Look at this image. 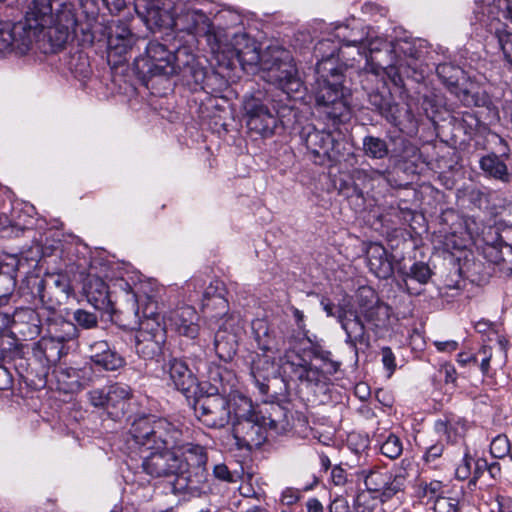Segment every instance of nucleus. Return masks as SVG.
Instances as JSON below:
<instances>
[{
	"mask_svg": "<svg viewBox=\"0 0 512 512\" xmlns=\"http://www.w3.org/2000/svg\"><path fill=\"white\" fill-rule=\"evenodd\" d=\"M272 369L273 364L269 359L257 355L252 360L250 377L262 396L273 399L276 398L277 392L270 393L271 380L269 379V374Z\"/></svg>",
	"mask_w": 512,
	"mask_h": 512,
	"instance_id": "28",
	"label": "nucleus"
},
{
	"mask_svg": "<svg viewBox=\"0 0 512 512\" xmlns=\"http://www.w3.org/2000/svg\"><path fill=\"white\" fill-rule=\"evenodd\" d=\"M433 275V271L427 263L415 262L407 271L402 272V281L405 290L411 295H419L421 291L411 287V282L426 285Z\"/></svg>",
	"mask_w": 512,
	"mask_h": 512,
	"instance_id": "32",
	"label": "nucleus"
},
{
	"mask_svg": "<svg viewBox=\"0 0 512 512\" xmlns=\"http://www.w3.org/2000/svg\"><path fill=\"white\" fill-rule=\"evenodd\" d=\"M370 271L380 279H388L393 275V262L391 256L383 245L371 244L366 252Z\"/></svg>",
	"mask_w": 512,
	"mask_h": 512,
	"instance_id": "26",
	"label": "nucleus"
},
{
	"mask_svg": "<svg viewBox=\"0 0 512 512\" xmlns=\"http://www.w3.org/2000/svg\"><path fill=\"white\" fill-rule=\"evenodd\" d=\"M126 296V306L123 311H120V314L124 316L123 320H127L124 325L130 329H138V332H146L151 336L161 333L163 337H166L165 325H161L159 315L155 311L156 303L150 300L140 316L137 295L132 292L127 293Z\"/></svg>",
	"mask_w": 512,
	"mask_h": 512,
	"instance_id": "8",
	"label": "nucleus"
},
{
	"mask_svg": "<svg viewBox=\"0 0 512 512\" xmlns=\"http://www.w3.org/2000/svg\"><path fill=\"white\" fill-rule=\"evenodd\" d=\"M253 331L259 349L264 352L273 351L276 349V347L273 345V340L268 333L267 324L264 321H257L253 323Z\"/></svg>",
	"mask_w": 512,
	"mask_h": 512,
	"instance_id": "49",
	"label": "nucleus"
},
{
	"mask_svg": "<svg viewBox=\"0 0 512 512\" xmlns=\"http://www.w3.org/2000/svg\"><path fill=\"white\" fill-rule=\"evenodd\" d=\"M476 356L477 364L479 363L482 373L488 374L492 358V348L489 346H482L478 352H476Z\"/></svg>",
	"mask_w": 512,
	"mask_h": 512,
	"instance_id": "62",
	"label": "nucleus"
},
{
	"mask_svg": "<svg viewBox=\"0 0 512 512\" xmlns=\"http://www.w3.org/2000/svg\"><path fill=\"white\" fill-rule=\"evenodd\" d=\"M64 345L53 339L48 334L33 344L32 352L34 357L47 365L56 364L63 355Z\"/></svg>",
	"mask_w": 512,
	"mask_h": 512,
	"instance_id": "30",
	"label": "nucleus"
},
{
	"mask_svg": "<svg viewBox=\"0 0 512 512\" xmlns=\"http://www.w3.org/2000/svg\"><path fill=\"white\" fill-rule=\"evenodd\" d=\"M233 407L232 433L240 450L252 451L260 448L267 440L266 417L255 408L250 398L234 394L231 399Z\"/></svg>",
	"mask_w": 512,
	"mask_h": 512,
	"instance_id": "5",
	"label": "nucleus"
},
{
	"mask_svg": "<svg viewBox=\"0 0 512 512\" xmlns=\"http://www.w3.org/2000/svg\"><path fill=\"white\" fill-rule=\"evenodd\" d=\"M336 36L342 41L344 50L347 51L350 48L354 50L346 56L345 65L347 67H353L355 62L365 61V67L369 64V61L376 62V66L372 67L371 73L364 72L363 76L367 80L371 77V81H378V69L384 68V63L381 58L374 56V54L382 52L380 47L381 40L370 41L366 43V32L359 24L354 25L351 29L348 25H340L336 28Z\"/></svg>",
	"mask_w": 512,
	"mask_h": 512,
	"instance_id": "6",
	"label": "nucleus"
},
{
	"mask_svg": "<svg viewBox=\"0 0 512 512\" xmlns=\"http://www.w3.org/2000/svg\"><path fill=\"white\" fill-rule=\"evenodd\" d=\"M146 72L151 76H172L178 74L182 80L194 89H205L208 72L190 47L178 46L170 51L158 41H150L146 47Z\"/></svg>",
	"mask_w": 512,
	"mask_h": 512,
	"instance_id": "4",
	"label": "nucleus"
},
{
	"mask_svg": "<svg viewBox=\"0 0 512 512\" xmlns=\"http://www.w3.org/2000/svg\"><path fill=\"white\" fill-rule=\"evenodd\" d=\"M420 488L423 496L435 497L440 496L443 489V483L439 480H431L430 482H421Z\"/></svg>",
	"mask_w": 512,
	"mask_h": 512,
	"instance_id": "63",
	"label": "nucleus"
},
{
	"mask_svg": "<svg viewBox=\"0 0 512 512\" xmlns=\"http://www.w3.org/2000/svg\"><path fill=\"white\" fill-rule=\"evenodd\" d=\"M106 411L114 419L122 417L128 408L129 400L133 396L132 389L124 383H114L106 387Z\"/></svg>",
	"mask_w": 512,
	"mask_h": 512,
	"instance_id": "24",
	"label": "nucleus"
},
{
	"mask_svg": "<svg viewBox=\"0 0 512 512\" xmlns=\"http://www.w3.org/2000/svg\"><path fill=\"white\" fill-rule=\"evenodd\" d=\"M28 284L31 286L33 297L38 298L49 311H55L67 299L64 290L56 291L52 285H48V280L32 277Z\"/></svg>",
	"mask_w": 512,
	"mask_h": 512,
	"instance_id": "25",
	"label": "nucleus"
},
{
	"mask_svg": "<svg viewBox=\"0 0 512 512\" xmlns=\"http://www.w3.org/2000/svg\"><path fill=\"white\" fill-rule=\"evenodd\" d=\"M68 68L71 73L79 79H85L91 74L89 58L83 52H76L71 55L68 61Z\"/></svg>",
	"mask_w": 512,
	"mask_h": 512,
	"instance_id": "45",
	"label": "nucleus"
},
{
	"mask_svg": "<svg viewBox=\"0 0 512 512\" xmlns=\"http://www.w3.org/2000/svg\"><path fill=\"white\" fill-rule=\"evenodd\" d=\"M164 370L169 374L174 388L186 397H189L191 393H196V389L199 387L197 376L184 360L171 357L165 363Z\"/></svg>",
	"mask_w": 512,
	"mask_h": 512,
	"instance_id": "18",
	"label": "nucleus"
},
{
	"mask_svg": "<svg viewBox=\"0 0 512 512\" xmlns=\"http://www.w3.org/2000/svg\"><path fill=\"white\" fill-rule=\"evenodd\" d=\"M83 291L88 303L96 310L111 316L121 315V310L118 311L115 308L107 284L100 277L89 275L85 280Z\"/></svg>",
	"mask_w": 512,
	"mask_h": 512,
	"instance_id": "16",
	"label": "nucleus"
},
{
	"mask_svg": "<svg viewBox=\"0 0 512 512\" xmlns=\"http://www.w3.org/2000/svg\"><path fill=\"white\" fill-rule=\"evenodd\" d=\"M244 110L249 130L263 137L271 136L277 125V118L264 101L251 96L244 101Z\"/></svg>",
	"mask_w": 512,
	"mask_h": 512,
	"instance_id": "11",
	"label": "nucleus"
},
{
	"mask_svg": "<svg viewBox=\"0 0 512 512\" xmlns=\"http://www.w3.org/2000/svg\"><path fill=\"white\" fill-rule=\"evenodd\" d=\"M436 73L442 83L461 98V95L458 92V84L459 81L464 78V71L462 68L453 63L445 62L437 65Z\"/></svg>",
	"mask_w": 512,
	"mask_h": 512,
	"instance_id": "39",
	"label": "nucleus"
},
{
	"mask_svg": "<svg viewBox=\"0 0 512 512\" xmlns=\"http://www.w3.org/2000/svg\"><path fill=\"white\" fill-rule=\"evenodd\" d=\"M381 49L387 54L391 55V61H381L384 63V69L390 67L395 69V74L399 77L406 74L408 75V69H415L416 61L419 58L420 51L410 42L400 41L395 44L391 42H380ZM381 69H378V72Z\"/></svg>",
	"mask_w": 512,
	"mask_h": 512,
	"instance_id": "12",
	"label": "nucleus"
},
{
	"mask_svg": "<svg viewBox=\"0 0 512 512\" xmlns=\"http://www.w3.org/2000/svg\"><path fill=\"white\" fill-rule=\"evenodd\" d=\"M219 307L223 312H226L228 303L224 297L217 293L216 288L210 285L203 293L202 308L207 309L210 306Z\"/></svg>",
	"mask_w": 512,
	"mask_h": 512,
	"instance_id": "52",
	"label": "nucleus"
},
{
	"mask_svg": "<svg viewBox=\"0 0 512 512\" xmlns=\"http://www.w3.org/2000/svg\"><path fill=\"white\" fill-rule=\"evenodd\" d=\"M79 27L80 29V37H79V41L81 43V45L83 46H91L93 43H94V40H95V34H94V31H93V26L90 22H87L85 24H80L78 21H77V26L75 28V34L72 36V38L70 39V41L72 39H74V37H78V32H77V28Z\"/></svg>",
	"mask_w": 512,
	"mask_h": 512,
	"instance_id": "58",
	"label": "nucleus"
},
{
	"mask_svg": "<svg viewBox=\"0 0 512 512\" xmlns=\"http://www.w3.org/2000/svg\"><path fill=\"white\" fill-rule=\"evenodd\" d=\"M433 509L435 512H461L459 500L446 496H437Z\"/></svg>",
	"mask_w": 512,
	"mask_h": 512,
	"instance_id": "57",
	"label": "nucleus"
},
{
	"mask_svg": "<svg viewBox=\"0 0 512 512\" xmlns=\"http://www.w3.org/2000/svg\"><path fill=\"white\" fill-rule=\"evenodd\" d=\"M383 487H380L377 497L381 502H386L394 497L398 492L405 488L406 476L403 473L391 474L389 481H384Z\"/></svg>",
	"mask_w": 512,
	"mask_h": 512,
	"instance_id": "42",
	"label": "nucleus"
},
{
	"mask_svg": "<svg viewBox=\"0 0 512 512\" xmlns=\"http://www.w3.org/2000/svg\"><path fill=\"white\" fill-rule=\"evenodd\" d=\"M308 342L309 346L304 349V352L309 354L312 358L321 361L322 368L320 369L324 372V376L337 373L340 369L341 362L333 358L332 352L319 342H313L310 339Z\"/></svg>",
	"mask_w": 512,
	"mask_h": 512,
	"instance_id": "37",
	"label": "nucleus"
},
{
	"mask_svg": "<svg viewBox=\"0 0 512 512\" xmlns=\"http://www.w3.org/2000/svg\"><path fill=\"white\" fill-rule=\"evenodd\" d=\"M399 143L401 145V148L393 150L394 157L406 161L409 158L414 157L416 155L417 148L412 143L403 138L399 139Z\"/></svg>",
	"mask_w": 512,
	"mask_h": 512,
	"instance_id": "60",
	"label": "nucleus"
},
{
	"mask_svg": "<svg viewBox=\"0 0 512 512\" xmlns=\"http://www.w3.org/2000/svg\"><path fill=\"white\" fill-rule=\"evenodd\" d=\"M381 454L389 459H397L403 452V443L399 436L390 433L380 446Z\"/></svg>",
	"mask_w": 512,
	"mask_h": 512,
	"instance_id": "48",
	"label": "nucleus"
},
{
	"mask_svg": "<svg viewBox=\"0 0 512 512\" xmlns=\"http://www.w3.org/2000/svg\"><path fill=\"white\" fill-rule=\"evenodd\" d=\"M358 315L374 328L387 326L390 319V307L382 302L377 292L370 286H361L356 293Z\"/></svg>",
	"mask_w": 512,
	"mask_h": 512,
	"instance_id": "10",
	"label": "nucleus"
},
{
	"mask_svg": "<svg viewBox=\"0 0 512 512\" xmlns=\"http://www.w3.org/2000/svg\"><path fill=\"white\" fill-rule=\"evenodd\" d=\"M47 334L64 345L78 336V328L72 321L55 315L47 318Z\"/></svg>",
	"mask_w": 512,
	"mask_h": 512,
	"instance_id": "35",
	"label": "nucleus"
},
{
	"mask_svg": "<svg viewBox=\"0 0 512 512\" xmlns=\"http://www.w3.org/2000/svg\"><path fill=\"white\" fill-rule=\"evenodd\" d=\"M107 41L110 48L121 47L122 51L132 45V33L128 25L122 21H112L106 28Z\"/></svg>",
	"mask_w": 512,
	"mask_h": 512,
	"instance_id": "38",
	"label": "nucleus"
},
{
	"mask_svg": "<svg viewBox=\"0 0 512 512\" xmlns=\"http://www.w3.org/2000/svg\"><path fill=\"white\" fill-rule=\"evenodd\" d=\"M263 414L266 417V427L268 431L271 430L276 434H280L288 431L292 426L291 413L282 405L271 404Z\"/></svg>",
	"mask_w": 512,
	"mask_h": 512,
	"instance_id": "36",
	"label": "nucleus"
},
{
	"mask_svg": "<svg viewBox=\"0 0 512 512\" xmlns=\"http://www.w3.org/2000/svg\"><path fill=\"white\" fill-rule=\"evenodd\" d=\"M337 319L346 333L345 343L357 352L358 344H369V336L358 311L350 303L339 305Z\"/></svg>",
	"mask_w": 512,
	"mask_h": 512,
	"instance_id": "13",
	"label": "nucleus"
},
{
	"mask_svg": "<svg viewBox=\"0 0 512 512\" xmlns=\"http://www.w3.org/2000/svg\"><path fill=\"white\" fill-rule=\"evenodd\" d=\"M248 51L238 50L237 58L240 63H248V64H256L259 62L260 57L259 53L256 51V48L253 46L252 48L247 47Z\"/></svg>",
	"mask_w": 512,
	"mask_h": 512,
	"instance_id": "64",
	"label": "nucleus"
},
{
	"mask_svg": "<svg viewBox=\"0 0 512 512\" xmlns=\"http://www.w3.org/2000/svg\"><path fill=\"white\" fill-rule=\"evenodd\" d=\"M391 472L375 467L369 471L363 470L360 475L364 478V484L366 490L371 493L378 494L380 487H383L385 484L384 481H389L391 479Z\"/></svg>",
	"mask_w": 512,
	"mask_h": 512,
	"instance_id": "41",
	"label": "nucleus"
},
{
	"mask_svg": "<svg viewBox=\"0 0 512 512\" xmlns=\"http://www.w3.org/2000/svg\"><path fill=\"white\" fill-rule=\"evenodd\" d=\"M509 157V148L506 146L500 156L495 153L487 154L480 158L479 165L484 174L495 180H499L503 183L510 181L511 175L508 171V167L504 162V159Z\"/></svg>",
	"mask_w": 512,
	"mask_h": 512,
	"instance_id": "29",
	"label": "nucleus"
},
{
	"mask_svg": "<svg viewBox=\"0 0 512 512\" xmlns=\"http://www.w3.org/2000/svg\"><path fill=\"white\" fill-rule=\"evenodd\" d=\"M492 253H494L493 262L501 267L502 270L512 272V246L509 244H505L497 249L495 247L492 248Z\"/></svg>",
	"mask_w": 512,
	"mask_h": 512,
	"instance_id": "54",
	"label": "nucleus"
},
{
	"mask_svg": "<svg viewBox=\"0 0 512 512\" xmlns=\"http://www.w3.org/2000/svg\"><path fill=\"white\" fill-rule=\"evenodd\" d=\"M198 314L192 306H182L163 317L165 327H170L180 335L194 339L199 334Z\"/></svg>",
	"mask_w": 512,
	"mask_h": 512,
	"instance_id": "19",
	"label": "nucleus"
},
{
	"mask_svg": "<svg viewBox=\"0 0 512 512\" xmlns=\"http://www.w3.org/2000/svg\"><path fill=\"white\" fill-rule=\"evenodd\" d=\"M368 101L371 106L374 107L382 116H384L389 122H395L397 120V105L392 103L391 94L385 88L382 83V90L378 88L368 92Z\"/></svg>",
	"mask_w": 512,
	"mask_h": 512,
	"instance_id": "34",
	"label": "nucleus"
},
{
	"mask_svg": "<svg viewBox=\"0 0 512 512\" xmlns=\"http://www.w3.org/2000/svg\"><path fill=\"white\" fill-rule=\"evenodd\" d=\"M300 136L315 164L333 165L340 161L342 143L331 132L307 125Z\"/></svg>",
	"mask_w": 512,
	"mask_h": 512,
	"instance_id": "7",
	"label": "nucleus"
},
{
	"mask_svg": "<svg viewBox=\"0 0 512 512\" xmlns=\"http://www.w3.org/2000/svg\"><path fill=\"white\" fill-rule=\"evenodd\" d=\"M88 401L95 408L106 410L107 390L106 388H96L88 392Z\"/></svg>",
	"mask_w": 512,
	"mask_h": 512,
	"instance_id": "61",
	"label": "nucleus"
},
{
	"mask_svg": "<svg viewBox=\"0 0 512 512\" xmlns=\"http://www.w3.org/2000/svg\"><path fill=\"white\" fill-rule=\"evenodd\" d=\"M494 36L503 52L504 59L512 70V32L505 27L495 29Z\"/></svg>",
	"mask_w": 512,
	"mask_h": 512,
	"instance_id": "47",
	"label": "nucleus"
},
{
	"mask_svg": "<svg viewBox=\"0 0 512 512\" xmlns=\"http://www.w3.org/2000/svg\"><path fill=\"white\" fill-rule=\"evenodd\" d=\"M73 320L76 327L83 329H94L98 326V316L95 313L89 312L85 309H76L73 312Z\"/></svg>",
	"mask_w": 512,
	"mask_h": 512,
	"instance_id": "53",
	"label": "nucleus"
},
{
	"mask_svg": "<svg viewBox=\"0 0 512 512\" xmlns=\"http://www.w3.org/2000/svg\"><path fill=\"white\" fill-rule=\"evenodd\" d=\"M188 436L184 433V446L179 447V450H182L184 454H186V457L183 458L184 462L186 463V469L188 466H196L198 470H200V473L196 474L199 479L195 480V483L198 487L201 489L196 493L199 494L205 490L207 487L206 485V475H205V465L207 463V454L203 446L198 444H192L188 442Z\"/></svg>",
	"mask_w": 512,
	"mask_h": 512,
	"instance_id": "27",
	"label": "nucleus"
},
{
	"mask_svg": "<svg viewBox=\"0 0 512 512\" xmlns=\"http://www.w3.org/2000/svg\"><path fill=\"white\" fill-rule=\"evenodd\" d=\"M319 58L315 67V83L313 86L318 109L333 121H344L349 118V90L343 86L344 75L337 66L334 57L346 62L348 51L338 47L333 40L323 39L314 48Z\"/></svg>",
	"mask_w": 512,
	"mask_h": 512,
	"instance_id": "3",
	"label": "nucleus"
},
{
	"mask_svg": "<svg viewBox=\"0 0 512 512\" xmlns=\"http://www.w3.org/2000/svg\"><path fill=\"white\" fill-rule=\"evenodd\" d=\"M490 453L494 458H503L506 455H509L512 458V445H510L507 436H496L491 441Z\"/></svg>",
	"mask_w": 512,
	"mask_h": 512,
	"instance_id": "55",
	"label": "nucleus"
},
{
	"mask_svg": "<svg viewBox=\"0 0 512 512\" xmlns=\"http://www.w3.org/2000/svg\"><path fill=\"white\" fill-rule=\"evenodd\" d=\"M166 337L163 334L151 336L146 332H138L136 335L135 351L145 360H152L162 354Z\"/></svg>",
	"mask_w": 512,
	"mask_h": 512,
	"instance_id": "31",
	"label": "nucleus"
},
{
	"mask_svg": "<svg viewBox=\"0 0 512 512\" xmlns=\"http://www.w3.org/2000/svg\"><path fill=\"white\" fill-rule=\"evenodd\" d=\"M337 189L339 194L346 198L356 197L357 199L361 200H364L365 198V192H361L355 185H353V181L350 179L340 180Z\"/></svg>",
	"mask_w": 512,
	"mask_h": 512,
	"instance_id": "59",
	"label": "nucleus"
},
{
	"mask_svg": "<svg viewBox=\"0 0 512 512\" xmlns=\"http://www.w3.org/2000/svg\"><path fill=\"white\" fill-rule=\"evenodd\" d=\"M383 174L384 172L377 169L355 168L350 172L349 176L350 180L353 181V185L361 192H364V189L370 187L372 182L376 178L383 176Z\"/></svg>",
	"mask_w": 512,
	"mask_h": 512,
	"instance_id": "43",
	"label": "nucleus"
},
{
	"mask_svg": "<svg viewBox=\"0 0 512 512\" xmlns=\"http://www.w3.org/2000/svg\"><path fill=\"white\" fill-rule=\"evenodd\" d=\"M135 11L141 16L147 23H157V17L159 14L158 9L153 4L146 2L145 0H135Z\"/></svg>",
	"mask_w": 512,
	"mask_h": 512,
	"instance_id": "56",
	"label": "nucleus"
},
{
	"mask_svg": "<svg viewBox=\"0 0 512 512\" xmlns=\"http://www.w3.org/2000/svg\"><path fill=\"white\" fill-rule=\"evenodd\" d=\"M194 412L197 418L209 428L225 427L233 413L230 407V401L226 396L216 393L215 395L207 393L196 398L194 403Z\"/></svg>",
	"mask_w": 512,
	"mask_h": 512,
	"instance_id": "9",
	"label": "nucleus"
},
{
	"mask_svg": "<svg viewBox=\"0 0 512 512\" xmlns=\"http://www.w3.org/2000/svg\"><path fill=\"white\" fill-rule=\"evenodd\" d=\"M15 287V276L0 272V308L9 304Z\"/></svg>",
	"mask_w": 512,
	"mask_h": 512,
	"instance_id": "51",
	"label": "nucleus"
},
{
	"mask_svg": "<svg viewBox=\"0 0 512 512\" xmlns=\"http://www.w3.org/2000/svg\"><path fill=\"white\" fill-rule=\"evenodd\" d=\"M492 196V193H487L480 189H472L468 193V201L473 207L494 215L500 212L495 206H491L490 202Z\"/></svg>",
	"mask_w": 512,
	"mask_h": 512,
	"instance_id": "46",
	"label": "nucleus"
},
{
	"mask_svg": "<svg viewBox=\"0 0 512 512\" xmlns=\"http://www.w3.org/2000/svg\"><path fill=\"white\" fill-rule=\"evenodd\" d=\"M88 357L95 366L109 372L118 371L126 365L125 358L105 340L90 343Z\"/></svg>",
	"mask_w": 512,
	"mask_h": 512,
	"instance_id": "20",
	"label": "nucleus"
},
{
	"mask_svg": "<svg viewBox=\"0 0 512 512\" xmlns=\"http://www.w3.org/2000/svg\"><path fill=\"white\" fill-rule=\"evenodd\" d=\"M76 26V11L72 3H59L54 9L52 0H32L24 20L16 23V31L32 34V44L38 43L47 54L63 49L75 34Z\"/></svg>",
	"mask_w": 512,
	"mask_h": 512,
	"instance_id": "2",
	"label": "nucleus"
},
{
	"mask_svg": "<svg viewBox=\"0 0 512 512\" xmlns=\"http://www.w3.org/2000/svg\"><path fill=\"white\" fill-rule=\"evenodd\" d=\"M435 429L438 433L446 435L447 440L455 441L465 430V425L460 420L446 417L436 421Z\"/></svg>",
	"mask_w": 512,
	"mask_h": 512,
	"instance_id": "44",
	"label": "nucleus"
},
{
	"mask_svg": "<svg viewBox=\"0 0 512 512\" xmlns=\"http://www.w3.org/2000/svg\"><path fill=\"white\" fill-rule=\"evenodd\" d=\"M268 78L288 95L300 92L303 87L296 65L288 56L273 63L268 69Z\"/></svg>",
	"mask_w": 512,
	"mask_h": 512,
	"instance_id": "15",
	"label": "nucleus"
},
{
	"mask_svg": "<svg viewBox=\"0 0 512 512\" xmlns=\"http://www.w3.org/2000/svg\"><path fill=\"white\" fill-rule=\"evenodd\" d=\"M135 444L150 453L143 458L142 469L152 478H173L171 492L175 495H195L201 488L191 476H185L186 463L178 454L184 446V431L165 418L143 415L136 418L129 429Z\"/></svg>",
	"mask_w": 512,
	"mask_h": 512,
	"instance_id": "1",
	"label": "nucleus"
},
{
	"mask_svg": "<svg viewBox=\"0 0 512 512\" xmlns=\"http://www.w3.org/2000/svg\"><path fill=\"white\" fill-rule=\"evenodd\" d=\"M377 499V495H372L368 490L359 492L353 501L354 512H374Z\"/></svg>",
	"mask_w": 512,
	"mask_h": 512,
	"instance_id": "50",
	"label": "nucleus"
},
{
	"mask_svg": "<svg viewBox=\"0 0 512 512\" xmlns=\"http://www.w3.org/2000/svg\"><path fill=\"white\" fill-rule=\"evenodd\" d=\"M208 378L210 381V388L207 393L213 395L219 393L226 396V394L234 387L236 382L235 374L221 366L211 367L209 369Z\"/></svg>",
	"mask_w": 512,
	"mask_h": 512,
	"instance_id": "33",
	"label": "nucleus"
},
{
	"mask_svg": "<svg viewBox=\"0 0 512 512\" xmlns=\"http://www.w3.org/2000/svg\"><path fill=\"white\" fill-rule=\"evenodd\" d=\"M232 322L233 317L226 316L214 336L216 355L224 362L231 361L236 355L238 348V337Z\"/></svg>",
	"mask_w": 512,
	"mask_h": 512,
	"instance_id": "21",
	"label": "nucleus"
},
{
	"mask_svg": "<svg viewBox=\"0 0 512 512\" xmlns=\"http://www.w3.org/2000/svg\"><path fill=\"white\" fill-rule=\"evenodd\" d=\"M173 22L174 27L181 32H187L193 42L196 37L205 36L208 40L212 37L211 21L201 10L187 8L177 14Z\"/></svg>",
	"mask_w": 512,
	"mask_h": 512,
	"instance_id": "17",
	"label": "nucleus"
},
{
	"mask_svg": "<svg viewBox=\"0 0 512 512\" xmlns=\"http://www.w3.org/2000/svg\"><path fill=\"white\" fill-rule=\"evenodd\" d=\"M16 30V23L0 21V52L16 50L24 54L30 49L32 36Z\"/></svg>",
	"mask_w": 512,
	"mask_h": 512,
	"instance_id": "23",
	"label": "nucleus"
},
{
	"mask_svg": "<svg viewBox=\"0 0 512 512\" xmlns=\"http://www.w3.org/2000/svg\"><path fill=\"white\" fill-rule=\"evenodd\" d=\"M284 368L292 379L310 386H317L327 378L320 368L300 356H297L295 360L287 359Z\"/></svg>",
	"mask_w": 512,
	"mask_h": 512,
	"instance_id": "22",
	"label": "nucleus"
},
{
	"mask_svg": "<svg viewBox=\"0 0 512 512\" xmlns=\"http://www.w3.org/2000/svg\"><path fill=\"white\" fill-rule=\"evenodd\" d=\"M11 333L18 339L33 340L41 333L42 319L40 314L28 307L17 308L9 314Z\"/></svg>",
	"mask_w": 512,
	"mask_h": 512,
	"instance_id": "14",
	"label": "nucleus"
},
{
	"mask_svg": "<svg viewBox=\"0 0 512 512\" xmlns=\"http://www.w3.org/2000/svg\"><path fill=\"white\" fill-rule=\"evenodd\" d=\"M362 150L364 155L370 159H384L389 154L387 142L373 135H367L363 138Z\"/></svg>",
	"mask_w": 512,
	"mask_h": 512,
	"instance_id": "40",
	"label": "nucleus"
}]
</instances>
